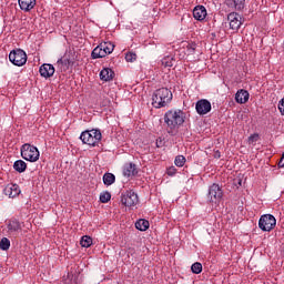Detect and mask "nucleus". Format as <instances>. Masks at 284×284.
I'll return each mask as SVG.
<instances>
[{
	"instance_id": "obj_1",
	"label": "nucleus",
	"mask_w": 284,
	"mask_h": 284,
	"mask_svg": "<svg viewBox=\"0 0 284 284\" xmlns=\"http://www.w3.org/2000/svg\"><path fill=\"white\" fill-rule=\"evenodd\" d=\"M164 123L170 130H176L185 123V113L182 110H169L164 114Z\"/></svg>"
},
{
	"instance_id": "obj_2",
	"label": "nucleus",
	"mask_w": 284,
	"mask_h": 284,
	"mask_svg": "<svg viewBox=\"0 0 284 284\" xmlns=\"http://www.w3.org/2000/svg\"><path fill=\"white\" fill-rule=\"evenodd\" d=\"M172 91L168 88H161L155 90L152 97V105L153 108H165L168 103L172 101Z\"/></svg>"
},
{
	"instance_id": "obj_3",
	"label": "nucleus",
	"mask_w": 284,
	"mask_h": 284,
	"mask_svg": "<svg viewBox=\"0 0 284 284\" xmlns=\"http://www.w3.org/2000/svg\"><path fill=\"white\" fill-rule=\"evenodd\" d=\"M103 135L101 134V130L93 129L89 131H83L80 135V140L85 145H90L91 148H97L99 143H101V139Z\"/></svg>"
},
{
	"instance_id": "obj_4",
	"label": "nucleus",
	"mask_w": 284,
	"mask_h": 284,
	"mask_svg": "<svg viewBox=\"0 0 284 284\" xmlns=\"http://www.w3.org/2000/svg\"><path fill=\"white\" fill-rule=\"evenodd\" d=\"M114 52V44L112 42H102L95 47L91 53L92 59H103L108 54Z\"/></svg>"
},
{
	"instance_id": "obj_5",
	"label": "nucleus",
	"mask_w": 284,
	"mask_h": 284,
	"mask_svg": "<svg viewBox=\"0 0 284 284\" xmlns=\"http://www.w3.org/2000/svg\"><path fill=\"white\" fill-rule=\"evenodd\" d=\"M20 152H21L22 159H24V161H30V163H37V160L40 156L39 149L28 143L21 146Z\"/></svg>"
},
{
	"instance_id": "obj_6",
	"label": "nucleus",
	"mask_w": 284,
	"mask_h": 284,
	"mask_svg": "<svg viewBox=\"0 0 284 284\" xmlns=\"http://www.w3.org/2000/svg\"><path fill=\"white\" fill-rule=\"evenodd\" d=\"M9 61L13 65L21 68L22 65H26V63H28V54H26V51H23L21 49L12 50L9 53Z\"/></svg>"
},
{
	"instance_id": "obj_7",
	"label": "nucleus",
	"mask_w": 284,
	"mask_h": 284,
	"mask_svg": "<svg viewBox=\"0 0 284 284\" xmlns=\"http://www.w3.org/2000/svg\"><path fill=\"white\" fill-rule=\"evenodd\" d=\"M258 227L262 232H272L276 227V217L272 214H264L258 220Z\"/></svg>"
},
{
	"instance_id": "obj_8",
	"label": "nucleus",
	"mask_w": 284,
	"mask_h": 284,
	"mask_svg": "<svg viewBox=\"0 0 284 284\" xmlns=\"http://www.w3.org/2000/svg\"><path fill=\"white\" fill-rule=\"evenodd\" d=\"M121 203L125 207H134V205H139V195L134 191H126L121 195Z\"/></svg>"
},
{
	"instance_id": "obj_9",
	"label": "nucleus",
	"mask_w": 284,
	"mask_h": 284,
	"mask_svg": "<svg viewBox=\"0 0 284 284\" xmlns=\"http://www.w3.org/2000/svg\"><path fill=\"white\" fill-rule=\"evenodd\" d=\"M207 199L210 203H219L223 199V189L214 183L209 187Z\"/></svg>"
},
{
	"instance_id": "obj_10",
	"label": "nucleus",
	"mask_w": 284,
	"mask_h": 284,
	"mask_svg": "<svg viewBox=\"0 0 284 284\" xmlns=\"http://www.w3.org/2000/svg\"><path fill=\"white\" fill-rule=\"evenodd\" d=\"M227 21L231 30H239L243 26V18L237 12H231L227 16Z\"/></svg>"
},
{
	"instance_id": "obj_11",
	"label": "nucleus",
	"mask_w": 284,
	"mask_h": 284,
	"mask_svg": "<svg viewBox=\"0 0 284 284\" xmlns=\"http://www.w3.org/2000/svg\"><path fill=\"white\" fill-rule=\"evenodd\" d=\"M8 234L11 239H19L21 234V223L17 220H12L8 224Z\"/></svg>"
},
{
	"instance_id": "obj_12",
	"label": "nucleus",
	"mask_w": 284,
	"mask_h": 284,
	"mask_svg": "<svg viewBox=\"0 0 284 284\" xmlns=\"http://www.w3.org/2000/svg\"><path fill=\"white\" fill-rule=\"evenodd\" d=\"M195 110L197 114L203 116L204 114H207V112H211L212 103H210V101L205 99L199 100L195 104Z\"/></svg>"
},
{
	"instance_id": "obj_13",
	"label": "nucleus",
	"mask_w": 284,
	"mask_h": 284,
	"mask_svg": "<svg viewBox=\"0 0 284 284\" xmlns=\"http://www.w3.org/2000/svg\"><path fill=\"white\" fill-rule=\"evenodd\" d=\"M40 77H43V79H50L51 77H54V65L44 63L39 69Z\"/></svg>"
},
{
	"instance_id": "obj_14",
	"label": "nucleus",
	"mask_w": 284,
	"mask_h": 284,
	"mask_svg": "<svg viewBox=\"0 0 284 284\" xmlns=\"http://www.w3.org/2000/svg\"><path fill=\"white\" fill-rule=\"evenodd\" d=\"M3 192L9 199H17L21 194V189L17 184H8Z\"/></svg>"
},
{
	"instance_id": "obj_15",
	"label": "nucleus",
	"mask_w": 284,
	"mask_h": 284,
	"mask_svg": "<svg viewBox=\"0 0 284 284\" xmlns=\"http://www.w3.org/2000/svg\"><path fill=\"white\" fill-rule=\"evenodd\" d=\"M205 17H207V9L204 6H196L193 9V18L196 21H204Z\"/></svg>"
},
{
	"instance_id": "obj_16",
	"label": "nucleus",
	"mask_w": 284,
	"mask_h": 284,
	"mask_svg": "<svg viewBox=\"0 0 284 284\" xmlns=\"http://www.w3.org/2000/svg\"><path fill=\"white\" fill-rule=\"evenodd\" d=\"M139 174V170H136V164L126 163L123 166V176H136Z\"/></svg>"
},
{
	"instance_id": "obj_17",
	"label": "nucleus",
	"mask_w": 284,
	"mask_h": 284,
	"mask_svg": "<svg viewBox=\"0 0 284 284\" xmlns=\"http://www.w3.org/2000/svg\"><path fill=\"white\" fill-rule=\"evenodd\" d=\"M18 3L23 12H30L37 6V0H18Z\"/></svg>"
},
{
	"instance_id": "obj_18",
	"label": "nucleus",
	"mask_w": 284,
	"mask_h": 284,
	"mask_svg": "<svg viewBox=\"0 0 284 284\" xmlns=\"http://www.w3.org/2000/svg\"><path fill=\"white\" fill-rule=\"evenodd\" d=\"M235 101L236 103H247V101H250V92L245 91V90H240L236 92L235 94Z\"/></svg>"
},
{
	"instance_id": "obj_19",
	"label": "nucleus",
	"mask_w": 284,
	"mask_h": 284,
	"mask_svg": "<svg viewBox=\"0 0 284 284\" xmlns=\"http://www.w3.org/2000/svg\"><path fill=\"white\" fill-rule=\"evenodd\" d=\"M101 81H112L114 79V71L110 68H105L100 72Z\"/></svg>"
},
{
	"instance_id": "obj_20",
	"label": "nucleus",
	"mask_w": 284,
	"mask_h": 284,
	"mask_svg": "<svg viewBox=\"0 0 284 284\" xmlns=\"http://www.w3.org/2000/svg\"><path fill=\"white\" fill-rule=\"evenodd\" d=\"M57 68L60 72H68L70 68V60L63 58L59 59L57 61Z\"/></svg>"
},
{
	"instance_id": "obj_21",
	"label": "nucleus",
	"mask_w": 284,
	"mask_h": 284,
	"mask_svg": "<svg viewBox=\"0 0 284 284\" xmlns=\"http://www.w3.org/2000/svg\"><path fill=\"white\" fill-rule=\"evenodd\" d=\"M13 170H16V172H19V174H21L26 170H28V164L23 160H17L13 163Z\"/></svg>"
},
{
	"instance_id": "obj_22",
	"label": "nucleus",
	"mask_w": 284,
	"mask_h": 284,
	"mask_svg": "<svg viewBox=\"0 0 284 284\" xmlns=\"http://www.w3.org/2000/svg\"><path fill=\"white\" fill-rule=\"evenodd\" d=\"M135 227L140 232H145L150 229V222L148 220L141 219V220L135 222Z\"/></svg>"
},
{
	"instance_id": "obj_23",
	"label": "nucleus",
	"mask_w": 284,
	"mask_h": 284,
	"mask_svg": "<svg viewBox=\"0 0 284 284\" xmlns=\"http://www.w3.org/2000/svg\"><path fill=\"white\" fill-rule=\"evenodd\" d=\"M114 181H116V176H114V174L105 173L103 175V183H104V185H112L114 183Z\"/></svg>"
},
{
	"instance_id": "obj_24",
	"label": "nucleus",
	"mask_w": 284,
	"mask_h": 284,
	"mask_svg": "<svg viewBox=\"0 0 284 284\" xmlns=\"http://www.w3.org/2000/svg\"><path fill=\"white\" fill-rule=\"evenodd\" d=\"M191 272H193V274H201L203 272V264H201V262L193 263Z\"/></svg>"
},
{
	"instance_id": "obj_25",
	"label": "nucleus",
	"mask_w": 284,
	"mask_h": 284,
	"mask_svg": "<svg viewBox=\"0 0 284 284\" xmlns=\"http://www.w3.org/2000/svg\"><path fill=\"white\" fill-rule=\"evenodd\" d=\"M80 245L82 247H90L92 245V237L84 235L81 237Z\"/></svg>"
},
{
	"instance_id": "obj_26",
	"label": "nucleus",
	"mask_w": 284,
	"mask_h": 284,
	"mask_svg": "<svg viewBox=\"0 0 284 284\" xmlns=\"http://www.w3.org/2000/svg\"><path fill=\"white\" fill-rule=\"evenodd\" d=\"M112 199V194L108 191H104L100 194V203H108Z\"/></svg>"
},
{
	"instance_id": "obj_27",
	"label": "nucleus",
	"mask_w": 284,
	"mask_h": 284,
	"mask_svg": "<svg viewBox=\"0 0 284 284\" xmlns=\"http://www.w3.org/2000/svg\"><path fill=\"white\" fill-rule=\"evenodd\" d=\"M0 250H2L3 252L10 250V240H8V237H3L0 241Z\"/></svg>"
},
{
	"instance_id": "obj_28",
	"label": "nucleus",
	"mask_w": 284,
	"mask_h": 284,
	"mask_svg": "<svg viewBox=\"0 0 284 284\" xmlns=\"http://www.w3.org/2000/svg\"><path fill=\"white\" fill-rule=\"evenodd\" d=\"M185 156L183 155H178L175 156L174 163L176 165V168H183V165H185Z\"/></svg>"
},
{
	"instance_id": "obj_29",
	"label": "nucleus",
	"mask_w": 284,
	"mask_h": 284,
	"mask_svg": "<svg viewBox=\"0 0 284 284\" xmlns=\"http://www.w3.org/2000/svg\"><path fill=\"white\" fill-rule=\"evenodd\" d=\"M233 3L235 6V10H243L245 8V0H233Z\"/></svg>"
},
{
	"instance_id": "obj_30",
	"label": "nucleus",
	"mask_w": 284,
	"mask_h": 284,
	"mask_svg": "<svg viewBox=\"0 0 284 284\" xmlns=\"http://www.w3.org/2000/svg\"><path fill=\"white\" fill-rule=\"evenodd\" d=\"M64 284H77V277L72 273L67 274V278H64Z\"/></svg>"
},
{
	"instance_id": "obj_31",
	"label": "nucleus",
	"mask_w": 284,
	"mask_h": 284,
	"mask_svg": "<svg viewBox=\"0 0 284 284\" xmlns=\"http://www.w3.org/2000/svg\"><path fill=\"white\" fill-rule=\"evenodd\" d=\"M135 59H136V53L134 52H128L125 54V61H128L129 63H133Z\"/></svg>"
},
{
	"instance_id": "obj_32",
	"label": "nucleus",
	"mask_w": 284,
	"mask_h": 284,
	"mask_svg": "<svg viewBox=\"0 0 284 284\" xmlns=\"http://www.w3.org/2000/svg\"><path fill=\"white\" fill-rule=\"evenodd\" d=\"M162 63L165 68H172V65H174V59L166 58L162 61Z\"/></svg>"
},
{
	"instance_id": "obj_33",
	"label": "nucleus",
	"mask_w": 284,
	"mask_h": 284,
	"mask_svg": "<svg viewBox=\"0 0 284 284\" xmlns=\"http://www.w3.org/2000/svg\"><path fill=\"white\" fill-rule=\"evenodd\" d=\"M256 141H258V134L254 133L248 138L250 145H256Z\"/></svg>"
},
{
	"instance_id": "obj_34",
	"label": "nucleus",
	"mask_w": 284,
	"mask_h": 284,
	"mask_svg": "<svg viewBox=\"0 0 284 284\" xmlns=\"http://www.w3.org/2000/svg\"><path fill=\"white\" fill-rule=\"evenodd\" d=\"M166 174L169 176H174V174H176V168H174V166L169 168L166 171Z\"/></svg>"
},
{
	"instance_id": "obj_35",
	"label": "nucleus",
	"mask_w": 284,
	"mask_h": 284,
	"mask_svg": "<svg viewBox=\"0 0 284 284\" xmlns=\"http://www.w3.org/2000/svg\"><path fill=\"white\" fill-rule=\"evenodd\" d=\"M278 110L284 115V98L278 102Z\"/></svg>"
},
{
	"instance_id": "obj_36",
	"label": "nucleus",
	"mask_w": 284,
	"mask_h": 284,
	"mask_svg": "<svg viewBox=\"0 0 284 284\" xmlns=\"http://www.w3.org/2000/svg\"><path fill=\"white\" fill-rule=\"evenodd\" d=\"M277 165L278 168H284V153L282 154V158L280 159Z\"/></svg>"
},
{
	"instance_id": "obj_37",
	"label": "nucleus",
	"mask_w": 284,
	"mask_h": 284,
	"mask_svg": "<svg viewBox=\"0 0 284 284\" xmlns=\"http://www.w3.org/2000/svg\"><path fill=\"white\" fill-rule=\"evenodd\" d=\"M156 148H163V140H156Z\"/></svg>"
},
{
	"instance_id": "obj_38",
	"label": "nucleus",
	"mask_w": 284,
	"mask_h": 284,
	"mask_svg": "<svg viewBox=\"0 0 284 284\" xmlns=\"http://www.w3.org/2000/svg\"><path fill=\"white\" fill-rule=\"evenodd\" d=\"M239 181V185H241V180H237Z\"/></svg>"
}]
</instances>
